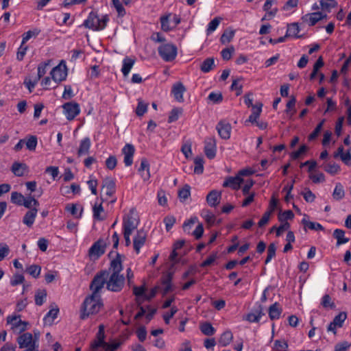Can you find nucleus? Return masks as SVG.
Instances as JSON below:
<instances>
[{
    "mask_svg": "<svg viewBox=\"0 0 351 351\" xmlns=\"http://www.w3.org/2000/svg\"><path fill=\"white\" fill-rule=\"evenodd\" d=\"M256 171L252 167L241 169L235 176L226 178L223 183V186L235 191L241 189L243 195H247V197H254L255 193L250 192V190L255 182L250 177L254 174Z\"/></svg>",
    "mask_w": 351,
    "mask_h": 351,
    "instance_id": "1",
    "label": "nucleus"
},
{
    "mask_svg": "<svg viewBox=\"0 0 351 351\" xmlns=\"http://www.w3.org/2000/svg\"><path fill=\"white\" fill-rule=\"evenodd\" d=\"M103 306L104 303L101 295L90 294L82 303L80 319H85L89 315L97 313Z\"/></svg>",
    "mask_w": 351,
    "mask_h": 351,
    "instance_id": "2",
    "label": "nucleus"
},
{
    "mask_svg": "<svg viewBox=\"0 0 351 351\" xmlns=\"http://www.w3.org/2000/svg\"><path fill=\"white\" fill-rule=\"evenodd\" d=\"M108 21L109 17L107 14L104 15L99 19L97 14L92 11L89 13L88 18L84 21L83 26L93 31H100L106 27Z\"/></svg>",
    "mask_w": 351,
    "mask_h": 351,
    "instance_id": "3",
    "label": "nucleus"
},
{
    "mask_svg": "<svg viewBox=\"0 0 351 351\" xmlns=\"http://www.w3.org/2000/svg\"><path fill=\"white\" fill-rule=\"evenodd\" d=\"M108 276L109 271L108 270H101L94 276L90 285V289L92 291L91 294L101 295V289L105 285H107Z\"/></svg>",
    "mask_w": 351,
    "mask_h": 351,
    "instance_id": "4",
    "label": "nucleus"
},
{
    "mask_svg": "<svg viewBox=\"0 0 351 351\" xmlns=\"http://www.w3.org/2000/svg\"><path fill=\"white\" fill-rule=\"evenodd\" d=\"M139 224V217L135 208H132L129 213L123 217V232L132 233Z\"/></svg>",
    "mask_w": 351,
    "mask_h": 351,
    "instance_id": "5",
    "label": "nucleus"
},
{
    "mask_svg": "<svg viewBox=\"0 0 351 351\" xmlns=\"http://www.w3.org/2000/svg\"><path fill=\"white\" fill-rule=\"evenodd\" d=\"M125 282V278L123 274H111L107 279L106 289L113 292H119L122 290Z\"/></svg>",
    "mask_w": 351,
    "mask_h": 351,
    "instance_id": "6",
    "label": "nucleus"
},
{
    "mask_svg": "<svg viewBox=\"0 0 351 351\" xmlns=\"http://www.w3.org/2000/svg\"><path fill=\"white\" fill-rule=\"evenodd\" d=\"M158 54L165 62L173 61L178 53V49L173 44L166 43L161 45L158 49Z\"/></svg>",
    "mask_w": 351,
    "mask_h": 351,
    "instance_id": "7",
    "label": "nucleus"
},
{
    "mask_svg": "<svg viewBox=\"0 0 351 351\" xmlns=\"http://www.w3.org/2000/svg\"><path fill=\"white\" fill-rule=\"evenodd\" d=\"M51 78L56 83H59L66 80L67 76V68L62 62L55 66L50 72Z\"/></svg>",
    "mask_w": 351,
    "mask_h": 351,
    "instance_id": "8",
    "label": "nucleus"
},
{
    "mask_svg": "<svg viewBox=\"0 0 351 351\" xmlns=\"http://www.w3.org/2000/svg\"><path fill=\"white\" fill-rule=\"evenodd\" d=\"M62 108L69 121L73 120L80 112V106L75 102H67L62 106Z\"/></svg>",
    "mask_w": 351,
    "mask_h": 351,
    "instance_id": "9",
    "label": "nucleus"
},
{
    "mask_svg": "<svg viewBox=\"0 0 351 351\" xmlns=\"http://www.w3.org/2000/svg\"><path fill=\"white\" fill-rule=\"evenodd\" d=\"M106 247V242L103 239H99L90 247L88 254L90 257L98 258L105 253Z\"/></svg>",
    "mask_w": 351,
    "mask_h": 351,
    "instance_id": "10",
    "label": "nucleus"
},
{
    "mask_svg": "<svg viewBox=\"0 0 351 351\" xmlns=\"http://www.w3.org/2000/svg\"><path fill=\"white\" fill-rule=\"evenodd\" d=\"M347 319V313L346 312H340L337 315L332 322H331L328 327L327 331L331 332L334 335L337 334V328H341L343 325L344 322Z\"/></svg>",
    "mask_w": 351,
    "mask_h": 351,
    "instance_id": "11",
    "label": "nucleus"
},
{
    "mask_svg": "<svg viewBox=\"0 0 351 351\" xmlns=\"http://www.w3.org/2000/svg\"><path fill=\"white\" fill-rule=\"evenodd\" d=\"M204 153L209 159H213L216 156V140L215 137H208L204 141Z\"/></svg>",
    "mask_w": 351,
    "mask_h": 351,
    "instance_id": "12",
    "label": "nucleus"
},
{
    "mask_svg": "<svg viewBox=\"0 0 351 351\" xmlns=\"http://www.w3.org/2000/svg\"><path fill=\"white\" fill-rule=\"evenodd\" d=\"M17 342L20 348L31 347L33 345H38V343H36V339H34L30 332H25L20 335L17 338Z\"/></svg>",
    "mask_w": 351,
    "mask_h": 351,
    "instance_id": "13",
    "label": "nucleus"
},
{
    "mask_svg": "<svg viewBox=\"0 0 351 351\" xmlns=\"http://www.w3.org/2000/svg\"><path fill=\"white\" fill-rule=\"evenodd\" d=\"M115 182L110 178H105L102 181L101 193L106 196H112L115 192Z\"/></svg>",
    "mask_w": 351,
    "mask_h": 351,
    "instance_id": "14",
    "label": "nucleus"
},
{
    "mask_svg": "<svg viewBox=\"0 0 351 351\" xmlns=\"http://www.w3.org/2000/svg\"><path fill=\"white\" fill-rule=\"evenodd\" d=\"M105 337L104 326L101 324L99 326L96 339L90 343L91 351H96L98 348L101 347L105 343Z\"/></svg>",
    "mask_w": 351,
    "mask_h": 351,
    "instance_id": "15",
    "label": "nucleus"
},
{
    "mask_svg": "<svg viewBox=\"0 0 351 351\" xmlns=\"http://www.w3.org/2000/svg\"><path fill=\"white\" fill-rule=\"evenodd\" d=\"M147 234L143 230H137L136 234L135 235L133 240L134 250L138 254L141 248L144 245L146 241Z\"/></svg>",
    "mask_w": 351,
    "mask_h": 351,
    "instance_id": "16",
    "label": "nucleus"
},
{
    "mask_svg": "<svg viewBox=\"0 0 351 351\" xmlns=\"http://www.w3.org/2000/svg\"><path fill=\"white\" fill-rule=\"evenodd\" d=\"M216 129L221 138L223 139L230 138L232 127L229 123L225 121H221L217 123Z\"/></svg>",
    "mask_w": 351,
    "mask_h": 351,
    "instance_id": "17",
    "label": "nucleus"
},
{
    "mask_svg": "<svg viewBox=\"0 0 351 351\" xmlns=\"http://www.w3.org/2000/svg\"><path fill=\"white\" fill-rule=\"evenodd\" d=\"M327 14H323L321 12H316L313 13L307 14L302 17L304 22H307L310 26L315 25L318 21L323 19H326Z\"/></svg>",
    "mask_w": 351,
    "mask_h": 351,
    "instance_id": "18",
    "label": "nucleus"
},
{
    "mask_svg": "<svg viewBox=\"0 0 351 351\" xmlns=\"http://www.w3.org/2000/svg\"><path fill=\"white\" fill-rule=\"evenodd\" d=\"M135 152V148L132 144H126L122 149V153L124 154L123 162L127 167L131 166L133 162V156Z\"/></svg>",
    "mask_w": 351,
    "mask_h": 351,
    "instance_id": "19",
    "label": "nucleus"
},
{
    "mask_svg": "<svg viewBox=\"0 0 351 351\" xmlns=\"http://www.w3.org/2000/svg\"><path fill=\"white\" fill-rule=\"evenodd\" d=\"M186 91V88L180 82L175 83L172 86L171 93L176 101L182 102L184 101L183 93Z\"/></svg>",
    "mask_w": 351,
    "mask_h": 351,
    "instance_id": "20",
    "label": "nucleus"
},
{
    "mask_svg": "<svg viewBox=\"0 0 351 351\" xmlns=\"http://www.w3.org/2000/svg\"><path fill=\"white\" fill-rule=\"evenodd\" d=\"M173 274L168 273L161 278V283L163 287L160 289L162 296L166 295L169 291L172 290V281Z\"/></svg>",
    "mask_w": 351,
    "mask_h": 351,
    "instance_id": "21",
    "label": "nucleus"
},
{
    "mask_svg": "<svg viewBox=\"0 0 351 351\" xmlns=\"http://www.w3.org/2000/svg\"><path fill=\"white\" fill-rule=\"evenodd\" d=\"M109 270L112 271V274H120L123 270L121 256L118 252L116 253L115 258L111 261Z\"/></svg>",
    "mask_w": 351,
    "mask_h": 351,
    "instance_id": "22",
    "label": "nucleus"
},
{
    "mask_svg": "<svg viewBox=\"0 0 351 351\" xmlns=\"http://www.w3.org/2000/svg\"><path fill=\"white\" fill-rule=\"evenodd\" d=\"M12 202L19 205L24 206L27 208L32 209V207L36 208L39 205L38 202L36 199H11Z\"/></svg>",
    "mask_w": 351,
    "mask_h": 351,
    "instance_id": "23",
    "label": "nucleus"
},
{
    "mask_svg": "<svg viewBox=\"0 0 351 351\" xmlns=\"http://www.w3.org/2000/svg\"><path fill=\"white\" fill-rule=\"evenodd\" d=\"M11 171L16 176L21 177L28 171V167L25 163L14 162L12 165Z\"/></svg>",
    "mask_w": 351,
    "mask_h": 351,
    "instance_id": "24",
    "label": "nucleus"
},
{
    "mask_svg": "<svg viewBox=\"0 0 351 351\" xmlns=\"http://www.w3.org/2000/svg\"><path fill=\"white\" fill-rule=\"evenodd\" d=\"M38 210L36 208H33L28 210L23 219V222L24 224H25L28 227L32 226L34 224L35 218L37 215Z\"/></svg>",
    "mask_w": 351,
    "mask_h": 351,
    "instance_id": "25",
    "label": "nucleus"
},
{
    "mask_svg": "<svg viewBox=\"0 0 351 351\" xmlns=\"http://www.w3.org/2000/svg\"><path fill=\"white\" fill-rule=\"evenodd\" d=\"M263 104L259 102L252 106V114L249 117L248 119L245 122H250L252 123H254L256 122V120L258 119L261 111H262Z\"/></svg>",
    "mask_w": 351,
    "mask_h": 351,
    "instance_id": "26",
    "label": "nucleus"
},
{
    "mask_svg": "<svg viewBox=\"0 0 351 351\" xmlns=\"http://www.w3.org/2000/svg\"><path fill=\"white\" fill-rule=\"evenodd\" d=\"M59 313V308L56 306V308H51L44 317L43 322L45 325L51 326L53 324L55 319Z\"/></svg>",
    "mask_w": 351,
    "mask_h": 351,
    "instance_id": "27",
    "label": "nucleus"
},
{
    "mask_svg": "<svg viewBox=\"0 0 351 351\" xmlns=\"http://www.w3.org/2000/svg\"><path fill=\"white\" fill-rule=\"evenodd\" d=\"M138 171L141 173V176L144 180H147L149 178V163L146 158H143L141 159Z\"/></svg>",
    "mask_w": 351,
    "mask_h": 351,
    "instance_id": "28",
    "label": "nucleus"
},
{
    "mask_svg": "<svg viewBox=\"0 0 351 351\" xmlns=\"http://www.w3.org/2000/svg\"><path fill=\"white\" fill-rule=\"evenodd\" d=\"M90 140L88 137L83 138L80 142V145L77 150V156L80 157L83 155L88 154L90 147Z\"/></svg>",
    "mask_w": 351,
    "mask_h": 351,
    "instance_id": "29",
    "label": "nucleus"
},
{
    "mask_svg": "<svg viewBox=\"0 0 351 351\" xmlns=\"http://www.w3.org/2000/svg\"><path fill=\"white\" fill-rule=\"evenodd\" d=\"M308 216L306 215H304V217L302 219V223L304 225V228H308L312 230H324V228L322 224L317 222H313L306 219Z\"/></svg>",
    "mask_w": 351,
    "mask_h": 351,
    "instance_id": "30",
    "label": "nucleus"
},
{
    "mask_svg": "<svg viewBox=\"0 0 351 351\" xmlns=\"http://www.w3.org/2000/svg\"><path fill=\"white\" fill-rule=\"evenodd\" d=\"M333 237L337 239V246L346 243L350 241L349 238L345 237V231L341 229H335L333 232Z\"/></svg>",
    "mask_w": 351,
    "mask_h": 351,
    "instance_id": "31",
    "label": "nucleus"
},
{
    "mask_svg": "<svg viewBox=\"0 0 351 351\" xmlns=\"http://www.w3.org/2000/svg\"><path fill=\"white\" fill-rule=\"evenodd\" d=\"M282 313V308L278 302L271 304L268 311L269 317L271 320L277 319L280 317Z\"/></svg>",
    "mask_w": 351,
    "mask_h": 351,
    "instance_id": "32",
    "label": "nucleus"
},
{
    "mask_svg": "<svg viewBox=\"0 0 351 351\" xmlns=\"http://www.w3.org/2000/svg\"><path fill=\"white\" fill-rule=\"evenodd\" d=\"M135 63V59L131 58L129 57H125L123 60V66L121 69V72L123 75L126 77L128 75L130 70L133 67L134 64Z\"/></svg>",
    "mask_w": 351,
    "mask_h": 351,
    "instance_id": "33",
    "label": "nucleus"
},
{
    "mask_svg": "<svg viewBox=\"0 0 351 351\" xmlns=\"http://www.w3.org/2000/svg\"><path fill=\"white\" fill-rule=\"evenodd\" d=\"M300 30V29L297 23L289 24L285 36L286 38L289 36H294L297 38H302V35H298Z\"/></svg>",
    "mask_w": 351,
    "mask_h": 351,
    "instance_id": "34",
    "label": "nucleus"
},
{
    "mask_svg": "<svg viewBox=\"0 0 351 351\" xmlns=\"http://www.w3.org/2000/svg\"><path fill=\"white\" fill-rule=\"evenodd\" d=\"M66 210L76 218L82 217L83 208L81 206L75 204H70L66 206Z\"/></svg>",
    "mask_w": 351,
    "mask_h": 351,
    "instance_id": "35",
    "label": "nucleus"
},
{
    "mask_svg": "<svg viewBox=\"0 0 351 351\" xmlns=\"http://www.w3.org/2000/svg\"><path fill=\"white\" fill-rule=\"evenodd\" d=\"M62 194H69L71 193L73 195H80V186L77 184H72L71 186H64L61 187L60 189Z\"/></svg>",
    "mask_w": 351,
    "mask_h": 351,
    "instance_id": "36",
    "label": "nucleus"
},
{
    "mask_svg": "<svg viewBox=\"0 0 351 351\" xmlns=\"http://www.w3.org/2000/svg\"><path fill=\"white\" fill-rule=\"evenodd\" d=\"M47 291L46 289H39L36 290L35 293V303L38 306H41L44 304L47 298Z\"/></svg>",
    "mask_w": 351,
    "mask_h": 351,
    "instance_id": "37",
    "label": "nucleus"
},
{
    "mask_svg": "<svg viewBox=\"0 0 351 351\" xmlns=\"http://www.w3.org/2000/svg\"><path fill=\"white\" fill-rule=\"evenodd\" d=\"M264 315V313L262 312V309L261 306H259V308L256 310L254 312L249 313L246 315V320H247L250 322H259L261 317Z\"/></svg>",
    "mask_w": 351,
    "mask_h": 351,
    "instance_id": "38",
    "label": "nucleus"
},
{
    "mask_svg": "<svg viewBox=\"0 0 351 351\" xmlns=\"http://www.w3.org/2000/svg\"><path fill=\"white\" fill-rule=\"evenodd\" d=\"M214 66H215L214 58H208L202 62V63L200 66V70L203 73H208L213 69Z\"/></svg>",
    "mask_w": 351,
    "mask_h": 351,
    "instance_id": "39",
    "label": "nucleus"
},
{
    "mask_svg": "<svg viewBox=\"0 0 351 351\" xmlns=\"http://www.w3.org/2000/svg\"><path fill=\"white\" fill-rule=\"evenodd\" d=\"M233 338L232 333L228 330L223 332L219 339V344L221 346H227L230 343Z\"/></svg>",
    "mask_w": 351,
    "mask_h": 351,
    "instance_id": "40",
    "label": "nucleus"
},
{
    "mask_svg": "<svg viewBox=\"0 0 351 351\" xmlns=\"http://www.w3.org/2000/svg\"><path fill=\"white\" fill-rule=\"evenodd\" d=\"M104 211L102 202L99 203L95 202L93 207V218L98 221L103 220L104 217H101V213H104Z\"/></svg>",
    "mask_w": 351,
    "mask_h": 351,
    "instance_id": "41",
    "label": "nucleus"
},
{
    "mask_svg": "<svg viewBox=\"0 0 351 351\" xmlns=\"http://www.w3.org/2000/svg\"><path fill=\"white\" fill-rule=\"evenodd\" d=\"M200 330L201 332L207 336H211L214 335L215 332V329L209 322H205L200 325Z\"/></svg>",
    "mask_w": 351,
    "mask_h": 351,
    "instance_id": "42",
    "label": "nucleus"
},
{
    "mask_svg": "<svg viewBox=\"0 0 351 351\" xmlns=\"http://www.w3.org/2000/svg\"><path fill=\"white\" fill-rule=\"evenodd\" d=\"M204 159L202 157H196L194 159V173L196 174H202L204 171Z\"/></svg>",
    "mask_w": 351,
    "mask_h": 351,
    "instance_id": "43",
    "label": "nucleus"
},
{
    "mask_svg": "<svg viewBox=\"0 0 351 351\" xmlns=\"http://www.w3.org/2000/svg\"><path fill=\"white\" fill-rule=\"evenodd\" d=\"M295 102L296 99L293 95H292L289 101L287 103V109L285 112L287 114H290V117H291L296 112V110L295 109Z\"/></svg>",
    "mask_w": 351,
    "mask_h": 351,
    "instance_id": "44",
    "label": "nucleus"
},
{
    "mask_svg": "<svg viewBox=\"0 0 351 351\" xmlns=\"http://www.w3.org/2000/svg\"><path fill=\"white\" fill-rule=\"evenodd\" d=\"M288 348L287 342L284 339L276 340L273 349L274 351H287Z\"/></svg>",
    "mask_w": 351,
    "mask_h": 351,
    "instance_id": "45",
    "label": "nucleus"
},
{
    "mask_svg": "<svg viewBox=\"0 0 351 351\" xmlns=\"http://www.w3.org/2000/svg\"><path fill=\"white\" fill-rule=\"evenodd\" d=\"M40 32V30L38 29H34L32 30H29L27 32L23 34L22 44H25L31 38L36 37Z\"/></svg>",
    "mask_w": 351,
    "mask_h": 351,
    "instance_id": "46",
    "label": "nucleus"
},
{
    "mask_svg": "<svg viewBox=\"0 0 351 351\" xmlns=\"http://www.w3.org/2000/svg\"><path fill=\"white\" fill-rule=\"evenodd\" d=\"M276 246L275 243H271L267 247V256L265 261V264H268L271 260L276 256Z\"/></svg>",
    "mask_w": 351,
    "mask_h": 351,
    "instance_id": "47",
    "label": "nucleus"
},
{
    "mask_svg": "<svg viewBox=\"0 0 351 351\" xmlns=\"http://www.w3.org/2000/svg\"><path fill=\"white\" fill-rule=\"evenodd\" d=\"M328 2H326L324 0L320 1V6L323 10L330 12V9L337 6V2L335 0H326Z\"/></svg>",
    "mask_w": 351,
    "mask_h": 351,
    "instance_id": "48",
    "label": "nucleus"
},
{
    "mask_svg": "<svg viewBox=\"0 0 351 351\" xmlns=\"http://www.w3.org/2000/svg\"><path fill=\"white\" fill-rule=\"evenodd\" d=\"M321 304L324 308H330L333 309L335 308V303L332 301L330 296L328 294L324 295L322 298Z\"/></svg>",
    "mask_w": 351,
    "mask_h": 351,
    "instance_id": "49",
    "label": "nucleus"
},
{
    "mask_svg": "<svg viewBox=\"0 0 351 351\" xmlns=\"http://www.w3.org/2000/svg\"><path fill=\"white\" fill-rule=\"evenodd\" d=\"M182 110L179 108H174L171 110L169 113V116L168 118V122L172 123L177 121L179 118V116L182 114Z\"/></svg>",
    "mask_w": 351,
    "mask_h": 351,
    "instance_id": "50",
    "label": "nucleus"
},
{
    "mask_svg": "<svg viewBox=\"0 0 351 351\" xmlns=\"http://www.w3.org/2000/svg\"><path fill=\"white\" fill-rule=\"evenodd\" d=\"M324 170L331 175H335L340 171V167L336 163H328L325 165Z\"/></svg>",
    "mask_w": 351,
    "mask_h": 351,
    "instance_id": "51",
    "label": "nucleus"
},
{
    "mask_svg": "<svg viewBox=\"0 0 351 351\" xmlns=\"http://www.w3.org/2000/svg\"><path fill=\"white\" fill-rule=\"evenodd\" d=\"M201 216L210 224H213L215 219V215L208 210H203L201 213Z\"/></svg>",
    "mask_w": 351,
    "mask_h": 351,
    "instance_id": "52",
    "label": "nucleus"
},
{
    "mask_svg": "<svg viewBox=\"0 0 351 351\" xmlns=\"http://www.w3.org/2000/svg\"><path fill=\"white\" fill-rule=\"evenodd\" d=\"M198 219L197 217H191L190 219L185 221L182 225L183 230L185 232L190 233V230L193 226L197 222Z\"/></svg>",
    "mask_w": 351,
    "mask_h": 351,
    "instance_id": "53",
    "label": "nucleus"
},
{
    "mask_svg": "<svg viewBox=\"0 0 351 351\" xmlns=\"http://www.w3.org/2000/svg\"><path fill=\"white\" fill-rule=\"evenodd\" d=\"M50 61L40 63L38 66V75L36 77L37 80L40 79L47 73V68L49 65Z\"/></svg>",
    "mask_w": 351,
    "mask_h": 351,
    "instance_id": "54",
    "label": "nucleus"
},
{
    "mask_svg": "<svg viewBox=\"0 0 351 351\" xmlns=\"http://www.w3.org/2000/svg\"><path fill=\"white\" fill-rule=\"evenodd\" d=\"M41 267L37 265H32L27 268V273L34 278H38L40 274Z\"/></svg>",
    "mask_w": 351,
    "mask_h": 351,
    "instance_id": "55",
    "label": "nucleus"
},
{
    "mask_svg": "<svg viewBox=\"0 0 351 351\" xmlns=\"http://www.w3.org/2000/svg\"><path fill=\"white\" fill-rule=\"evenodd\" d=\"M208 99L213 104H219L223 100V96L221 93L212 92L208 95Z\"/></svg>",
    "mask_w": 351,
    "mask_h": 351,
    "instance_id": "56",
    "label": "nucleus"
},
{
    "mask_svg": "<svg viewBox=\"0 0 351 351\" xmlns=\"http://www.w3.org/2000/svg\"><path fill=\"white\" fill-rule=\"evenodd\" d=\"M220 20V18L215 17L208 23V28L206 29V33L208 35L214 32L217 29V27L219 25Z\"/></svg>",
    "mask_w": 351,
    "mask_h": 351,
    "instance_id": "57",
    "label": "nucleus"
},
{
    "mask_svg": "<svg viewBox=\"0 0 351 351\" xmlns=\"http://www.w3.org/2000/svg\"><path fill=\"white\" fill-rule=\"evenodd\" d=\"M324 121L325 120L324 119L317 125L313 132L308 136L309 141H313L318 136L322 129Z\"/></svg>",
    "mask_w": 351,
    "mask_h": 351,
    "instance_id": "58",
    "label": "nucleus"
},
{
    "mask_svg": "<svg viewBox=\"0 0 351 351\" xmlns=\"http://www.w3.org/2000/svg\"><path fill=\"white\" fill-rule=\"evenodd\" d=\"M26 147L30 151L35 150L37 145V138L36 136H31L25 143Z\"/></svg>",
    "mask_w": 351,
    "mask_h": 351,
    "instance_id": "59",
    "label": "nucleus"
},
{
    "mask_svg": "<svg viewBox=\"0 0 351 351\" xmlns=\"http://www.w3.org/2000/svg\"><path fill=\"white\" fill-rule=\"evenodd\" d=\"M234 35V31L224 32L220 38L221 43L226 44V43H230L231 41V40L233 38Z\"/></svg>",
    "mask_w": 351,
    "mask_h": 351,
    "instance_id": "60",
    "label": "nucleus"
},
{
    "mask_svg": "<svg viewBox=\"0 0 351 351\" xmlns=\"http://www.w3.org/2000/svg\"><path fill=\"white\" fill-rule=\"evenodd\" d=\"M178 308L175 306H171V311L169 313H166L163 315L162 317L166 324H169L171 318L178 312Z\"/></svg>",
    "mask_w": 351,
    "mask_h": 351,
    "instance_id": "61",
    "label": "nucleus"
},
{
    "mask_svg": "<svg viewBox=\"0 0 351 351\" xmlns=\"http://www.w3.org/2000/svg\"><path fill=\"white\" fill-rule=\"evenodd\" d=\"M147 110V104L140 101L138 103V106L136 109V113L138 116H143Z\"/></svg>",
    "mask_w": 351,
    "mask_h": 351,
    "instance_id": "62",
    "label": "nucleus"
},
{
    "mask_svg": "<svg viewBox=\"0 0 351 351\" xmlns=\"http://www.w3.org/2000/svg\"><path fill=\"white\" fill-rule=\"evenodd\" d=\"M234 51V49L232 46L230 47L223 49L221 52L222 58L225 60H229L231 58Z\"/></svg>",
    "mask_w": 351,
    "mask_h": 351,
    "instance_id": "63",
    "label": "nucleus"
},
{
    "mask_svg": "<svg viewBox=\"0 0 351 351\" xmlns=\"http://www.w3.org/2000/svg\"><path fill=\"white\" fill-rule=\"evenodd\" d=\"M117 164V160L114 156H109L106 160V166L110 170L114 169L116 167Z\"/></svg>",
    "mask_w": 351,
    "mask_h": 351,
    "instance_id": "64",
    "label": "nucleus"
}]
</instances>
